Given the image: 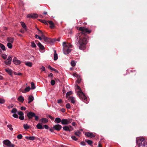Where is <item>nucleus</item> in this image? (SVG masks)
<instances>
[{
    "mask_svg": "<svg viewBox=\"0 0 147 147\" xmlns=\"http://www.w3.org/2000/svg\"><path fill=\"white\" fill-rule=\"evenodd\" d=\"M48 68L49 69L53 71L56 73H58V71L56 69L52 67L50 65H49L48 67Z\"/></svg>",
    "mask_w": 147,
    "mask_h": 147,
    "instance_id": "24",
    "label": "nucleus"
},
{
    "mask_svg": "<svg viewBox=\"0 0 147 147\" xmlns=\"http://www.w3.org/2000/svg\"><path fill=\"white\" fill-rule=\"evenodd\" d=\"M78 29L81 32L79 33V43L80 44L79 48L80 49L84 50L85 49V45L87 43V39L88 36L87 34H89L91 32V30L88 29L85 27H79Z\"/></svg>",
    "mask_w": 147,
    "mask_h": 147,
    "instance_id": "1",
    "label": "nucleus"
},
{
    "mask_svg": "<svg viewBox=\"0 0 147 147\" xmlns=\"http://www.w3.org/2000/svg\"><path fill=\"white\" fill-rule=\"evenodd\" d=\"M54 60L55 61L57 60L58 58L57 54V53L56 51V50H54Z\"/></svg>",
    "mask_w": 147,
    "mask_h": 147,
    "instance_id": "22",
    "label": "nucleus"
},
{
    "mask_svg": "<svg viewBox=\"0 0 147 147\" xmlns=\"http://www.w3.org/2000/svg\"><path fill=\"white\" fill-rule=\"evenodd\" d=\"M68 99L72 103L74 104L75 103V100L74 97L71 96H69L68 98Z\"/></svg>",
    "mask_w": 147,
    "mask_h": 147,
    "instance_id": "17",
    "label": "nucleus"
},
{
    "mask_svg": "<svg viewBox=\"0 0 147 147\" xmlns=\"http://www.w3.org/2000/svg\"><path fill=\"white\" fill-rule=\"evenodd\" d=\"M67 108L69 109L71 107L70 104L69 103H67L66 105Z\"/></svg>",
    "mask_w": 147,
    "mask_h": 147,
    "instance_id": "50",
    "label": "nucleus"
},
{
    "mask_svg": "<svg viewBox=\"0 0 147 147\" xmlns=\"http://www.w3.org/2000/svg\"><path fill=\"white\" fill-rule=\"evenodd\" d=\"M22 134H19L17 136V138L19 139H20L22 138Z\"/></svg>",
    "mask_w": 147,
    "mask_h": 147,
    "instance_id": "47",
    "label": "nucleus"
},
{
    "mask_svg": "<svg viewBox=\"0 0 147 147\" xmlns=\"http://www.w3.org/2000/svg\"><path fill=\"white\" fill-rule=\"evenodd\" d=\"M62 102V100L61 99H59L57 101V103L59 104L61 103Z\"/></svg>",
    "mask_w": 147,
    "mask_h": 147,
    "instance_id": "57",
    "label": "nucleus"
},
{
    "mask_svg": "<svg viewBox=\"0 0 147 147\" xmlns=\"http://www.w3.org/2000/svg\"><path fill=\"white\" fill-rule=\"evenodd\" d=\"M19 119H21V120H23V119H24V117L23 116V115H22V116H20L19 117Z\"/></svg>",
    "mask_w": 147,
    "mask_h": 147,
    "instance_id": "53",
    "label": "nucleus"
},
{
    "mask_svg": "<svg viewBox=\"0 0 147 147\" xmlns=\"http://www.w3.org/2000/svg\"><path fill=\"white\" fill-rule=\"evenodd\" d=\"M37 45L40 49L43 50L45 49L44 46L40 42H39L37 44Z\"/></svg>",
    "mask_w": 147,
    "mask_h": 147,
    "instance_id": "19",
    "label": "nucleus"
},
{
    "mask_svg": "<svg viewBox=\"0 0 147 147\" xmlns=\"http://www.w3.org/2000/svg\"><path fill=\"white\" fill-rule=\"evenodd\" d=\"M39 20L40 22H41L45 24H48V21L47 22L45 20H42L41 19H39Z\"/></svg>",
    "mask_w": 147,
    "mask_h": 147,
    "instance_id": "33",
    "label": "nucleus"
},
{
    "mask_svg": "<svg viewBox=\"0 0 147 147\" xmlns=\"http://www.w3.org/2000/svg\"><path fill=\"white\" fill-rule=\"evenodd\" d=\"M2 57L4 59H5L7 58V55L5 54H3L1 55Z\"/></svg>",
    "mask_w": 147,
    "mask_h": 147,
    "instance_id": "37",
    "label": "nucleus"
},
{
    "mask_svg": "<svg viewBox=\"0 0 147 147\" xmlns=\"http://www.w3.org/2000/svg\"><path fill=\"white\" fill-rule=\"evenodd\" d=\"M27 116L29 120L32 119L33 117H35V119L36 121H38L39 119L38 116L36 115L34 113L32 112H28L27 114Z\"/></svg>",
    "mask_w": 147,
    "mask_h": 147,
    "instance_id": "5",
    "label": "nucleus"
},
{
    "mask_svg": "<svg viewBox=\"0 0 147 147\" xmlns=\"http://www.w3.org/2000/svg\"><path fill=\"white\" fill-rule=\"evenodd\" d=\"M62 120L59 117L56 118L55 120V122L56 123H59L60 122H61Z\"/></svg>",
    "mask_w": 147,
    "mask_h": 147,
    "instance_id": "21",
    "label": "nucleus"
},
{
    "mask_svg": "<svg viewBox=\"0 0 147 147\" xmlns=\"http://www.w3.org/2000/svg\"><path fill=\"white\" fill-rule=\"evenodd\" d=\"M55 81L54 80H52L51 82V85L53 86L55 84Z\"/></svg>",
    "mask_w": 147,
    "mask_h": 147,
    "instance_id": "46",
    "label": "nucleus"
},
{
    "mask_svg": "<svg viewBox=\"0 0 147 147\" xmlns=\"http://www.w3.org/2000/svg\"><path fill=\"white\" fill-rule=\"evenodd\" d=\"M85 142L88 143V144L90 145L91 146H92V144L93 143V142H92L91 140H85Z\"/></svg>",
    "mask_w": 147,
    "mask_h": 147,
    "instance_id": "26",
    "label": "nucleus"
},
{
    "mask_svg": "<svg viewBox=\"0 0 147 147\" xmlns=\"http://www.w3.org/2000/svg\"><path fill=\"white\" fill-rule=\"evenodd\" d=\"M36 127L37 129H42L44 128L41 124L40 123H38L36 126Z\"/></svg>",
    "mask_w": 147,
    "mask_h": 147,
    "instance_id": "23",
    "label": "nucleus"
},
{
    "mask_svg": "<svg viewBox=\"0 0 147 147\" xmlns=\"http://www.w3.org/2000/svg\"><path fill=\"white\" fill-rule=\"evenodd\" d=\"M20 32L23 34L25 32V31L24 30H23L22 29L20 30Z\"/></svg>",
    "mask_w": 147,
    "mask_h": 147,
    "instance_id": "64",
    "label": "nucleus"
},
{
    "mask_svg": "<svg viewBox=\"0 0 147 147\" xmlns=\"http://www.w3.org/2000/svg\"><path fill=\"white\" fill-rule=\"evenodd\" d=\"M48 22L50 25V27L51 29H53L55 28V26L53 21H48Z\"/></svg>",
    "mask_w": 147,
    "mask_h": 147,
    "instance_id": "15",
    "label": "nucleus"
},
{
    "mask_svg": "<svg viewBox=\"0 0 147 147\" xmlns=\"http://www.w3.org/2000/svg\"><path fill=\"white\" fill-rule=\"evenodd\" d=\"M71 138L72 139L75 141H77L78 140V139L74 136H72Z\"/></svg>",
    "mask_w": 147,
    "mask_h": 147,
    "instance_id": "48",
    "label": "nucleus"
},
{
    "mask_svg": "<svg viewBox=\"0 0 147 147\" xmlns=\"http://www.w3.org/2000/svg\"><path fill=\"white\" fill-rule=\"evenodd\" d=\"M44 127L46 129H48L49 128V127L47 125H44Z\"/></svg>",
    "mask_w": 147,
    "mask_h": 147,
    "instance_id": "62",
    "label": "nucleus"
},
{
    "mask_svg": "<svg viewBox=\"0 0 147 147\" xmlns=\"http://www.w3.org/2000/svg\"><path fill=\"white\" fill-rule=\"evenodd\" d=\"M18 114L20 116L24 115V113L22 111H20L18 113Z\"/></svg>",
    "mask_w": 147,
    "mask_h": 147,
    "instance_id": "52",
    "label": "nucleus"
},
{
    "mask_svg": "<svg viewBox=\"0 0 147 147\" xmlns=\"http://www.w3.org/2000/svg\"><path fill=\"white\" fill-rule=\"evenodd\" d=\"M12 116L14 118H18V115L14 113V114Z\"/></svg>",
    "mask_w": 147,
    "mask_h": 147,
    "instance_id": "51",
    "label": "nucleus"
},
{
    "mask_svg": "<svg viewBox=\"0 0 147 147\" xmlns=\"http://www.w3.org/2000/svg\"><path fill=\"white\" fill-rule=\"evenodd\" d=\"M23 126H24V128L25 129H28L29 128V126H28V125L27 124H24L23 125Z\"/></svg>",
    "mask_w": 147,
    "mask_h": 147,
    "instance_id": "39",
    "label": "nucleus"
},
{
    "mask_svg": "<svg viewBox=\"0 0 147 147\" xmlns=\"http://www.w3.org/2000/svg\"><path fill=\"white\" fill-rule=\"evenodd\" d=\"M30 87L29 86H28L25 89V90H22L21 89H20V91L22 93H25L26 92H29L30 91Z\"/></svg>",
    "mask_w": 147,
    "mask_h": 147,
    "instance_id": "16",
    "label": "nucleus"
},
{
    "mask_svg": "<svg viewBox=\"0 0 147 147\" xmlns=\"http://www.w3.org/2000/svg\"><path fill=\"white\" fill-rule=\"evenodd\" d=\"M14 74L18 76H21L22 75V74L21 73L15 72Z\"/></svg>",
    "mask_w": 147,
    "mask_h": 147,
    "instance_id": "54",
    "label": "nucleus"
},
{
    "mask_svg": "<svg viewBox=\"0 0 147 147\" xmlns=\"http://www.w3.org/2000/svg\"><path fill=\"white\" fill-rule=\"evenodd\" d=\"M12 59V58L10 56H9L7 60H5L4 61L5 64L7 65H8L11 64V63Z\"/></svg>",
    "mask_w": 147,
    "mask_h": 147,
    "instance_id": "10",
    "label": "nucleus"
},
{
    "mask_svg": "<svg viewBox=\"0 0 147 147\" xmlns=\"http://www.w3.org/2000/svg\"><path fill=\"white\" fill-rule=\"evenodd\" d=\"M13 62L16 65H19L21 63L20 61L19 60L17 59V58L16 57H14V58H13Z\"/></svg>",
    "mask_w": 147,
    "mask_h": 147,
    "instance_id": "12",
    "label": "nucleus"
},
{
    "mask_svg": "<svg viewBox=\"0 0 147 147\" xmlns=\"http://www.w3.org/2000/svg\"><path fill=\"white\" fill-rule=\"evenodd\" d=\"M38 15L36 13H32L31 14H28L27 16V17L28 18H38Z\"/></svg>",
    "mask_w": 147,
    "mask_h": 147,
    "instance_id": "9",
    "label": "nucleus"
},
{
    "mask_svg": "<svg viewBox=\"0 0 147 147\" xmlns=\"http://www.w3.org/2000/svg\"><path fill=\"white\" fill-rule=\"evenodd\" d=\"M26 108L25 107H21V109L22 110H25Z\"/></svg>",
    "mask_w": 147,
    "mask_h": 147,
    "instance_id": "60",
    "label": "nucleus"
},
{
    "mask_svg": "<svg viewBox=\"0 0 147 147\" xmlns=\"http://www.w3.org/2000/svg\"><path fill=\"white\" fill-rule=\"evenodd\" d=\"M7 46L9 49H11L12 48V45L10 42H8L7 43Z\"/></svg>",
    "mask_w": 147,
    "mask_h": 147,
    "instance_id": "40",
    "label": "nucleus"
},
{
    "mask_svg": "<svg viewBox=\"0 0 147 147\" xmlns=\"http://www.w3.org/2000/svg\"><path fill=\"white\" fill-rule=\"evenodd\" d=\"M25 138L28 140H34L35 138V137L34 136H26L25 137Z\"/></svg>",
    "mask_w": 147,
    "mask_h": 147,
    "instance_id": "20",
    "label": "nucleus"
},
{
    "mask_svg": "<svg viewBox=\"0 0 147 147\" xmlns=\"http://www.w3.org/2000/svg\"><path fill=\"white\" fill-rule=\"evenodd\" d=\"M85 136L90 138H93L95 137V135L92 133L86 132L85 133Z\"/></svg>",
    "mask_w": 147,
    "mask_h": 147,
    "instance_id": "13",
    "label": "nucleus"
},
{
    "mask_svg": "<svg viewBox=\"0 0 147 147\" xmlns=\"http://www.w3.org/2000/svg\"><path fill=\"white\" fill-rule=\"evenodd\" d=\"M71 66L73 67H74L76 65L75 61H71Z\"/></svg>",
    "mask_w": 147,
    "mask_h": 147,
    "instance_id": "43",
    "label": "nucleus"
},
{
    "mask_svg": "<svg viewBox=\"0 0 147 147\" xmlns=\"http://www.w3.org/2000/svg\"><path fill=\"white\" fill-rule=\"evenodd\" d=\"M63 52L65 55L69 54L71 50L69 49V48H72V45L69 43L66 44L65 42H63Z\"/></svg>",
    "mask_w": 147,
    "mask_h": 147,
    "instance_id": "4",
    "label": "nucleus"
},
{
    "mask_svg": "<svg viewBox=\"0 0 147 147\" xmlns=\"http://www.w3.org/2000/svg\"><path fill=\"white\" fill-rule=\"evenodd\" d=\"M0 47L3 51H5L6 50L5 46L3 44L1 43H0Z\"/></svg>",
    "mask_w": 147,
    "mask_h": 147,
    "instance_id": "31",
    "label": "nucleus"
},
{
    "mask_svg": "<svg viewBox=\"0 0 147 147\" xmlns=\"http://www.w3.org/2000/svg\"><path fill=\"white\" fill-rule=\"evenodd\" d=\"M74 134L76 136L79 137L81 134V132L80 131H78L75 132Z\"/></svg>",
    "mask_w": 147,
    "mask_h": 147,
    "instance_id": "38",
    "label": "nucleus"
},
{
    "mask_svg": "<svg viewBox=\"0 0 147 147\" xmlns=\"http://www.w3.org/2000/svg\"><path fill=\"white\" fill-rule=\"evenodd\" d=\"M41 122L42 123H47L48 121V120L46 118H42L41 119Z\"/></svg>",
    "mask_w": 147,
    "mask_h": 147,
    "instance_id": "29",
    "label": "nucleus"
},
{
    "mask_svg": "<svg viewBox=\"0 0 147 147\" xmlns=\"http://www.w3.org/2000/svg\"><path fill=\"white\" fill-rule=\"evenodd\" d=\"M61 111L62 112H65V109L64 108H62L61 109Z\"/></svg>",
    "mask_w": 147,
    "mask_h": 147,
    "instance_id": "63",
    "label": "nucleus"
},
{
    "mask_svg": "<svg viewBox=\"0 0 147 147\" xmlns=\"http://www.w3.org/2000/svg\"><path fill=\"white\" fill-rule=\"evenodd\" d=\"M76 89L79 90L78 92L77 95L79 97L80 99L86 103H87V98L85 95L82 92L80 87L77 85Z\"/></svg>",
    "mask_w": 147,
    "mask_h": 147,
    "instance_id": "2",
    "label": "nucleus"
},
{
    "mask_svg": "<svg viewBox=\"0 0 147 147\" xmlns=\"http://www.w3.org/2000/svg\"><path fill=\"white\" fill-rule=\"evenodd\" d=\"M5 102V100L3 99L0 98V103L3 104Z\"/></svg>",
    "mask_w": 147,
    "mask_h": 147,
    "instance_id": "49",
    "label": "nucleus"
},
{
    "mask_svg": "<svg viewBox=\"0 0 147 147\" xmlns=\"http://www.w3.org/2000/svg\"><path fill=\"white\" fill-rule=\"evenodd\" d=\"M53 76V74L52 73H51L49 75L48 77H51V79H52Z\"/></svg>",
    "mask_w": 147,
    "mask_h": 147,
    "instance_id": "58",
    "label": "nucleus"
},
{
    "mask_svg": "<svg viewBox=\"0 0 147 147\" xmlns=\"http://www.w3.org/2000/svg\"><path fill=\"white\" fill-rule=\"evenodd\" d=\"M31 46L32 47L34 48L35 47H36V45L35 44L34 42L33 41L31 42Z\"/></svg>",
    "mask_w": 147,
    "mask_h": 147,
    "instance_id": "42",
    "label": "nucleus"
},
{
    "mask_svg": "<svg viewBox=\"0 0 147 147\" xmlns=\"http://www.w3.org/2000/svg\"><path fill=\"white\" fill-rule=\"evenodd\" d=\"M17 110L16 108H13L12 111H11V112L12 113H15L17 112Z\"/></svg>",
    "mask_w": 147,
    "mask_h": 147,
    "instance_id": "41",
    "label": "nucleus"
},
{
    "mask_svg": "<svg viewBox=\"0 0 147 147\" xmlns=\"http://www.w3.org/2000/svg\"><path fill=\"white\" fill-rule=\"evenodd\" d=\"M20 23L21 24V25L22 26L25 30H26V26L25 24L23 22H20Z\"/></svg>",
    "mask_w": 147,
    "mask_h": 147,
    "instance_id": "30",
    "label": "nucleus"
},
{
    "mask_svg": "<svg viewBox=\"0 0 147 147\" xmlns=\"http://www.w3.org/2000/svg\"><path fill=\"white\" fill-rule=\"evenodd\" d=\"M53 128L57 131H60L62 128L61 126L59 124H57L54 126Z\"/></svg>",
    "mask_w": 147,
    "mask_h": 147,
    "instance_id": "11",
    "label": "nucleus"
},
{
    "mask_svg": "<svg viewBox=\"0 0 147 147\" xmlns=\"http://www.w3.org/2000/svg\"><path fill=\"white\" fill-rule=\"evenodd\" d=\"M136 143L138 147H147V143L143 138L137 139Z\"/></svg>",
    "mask_w": 147,
    "mask_h": 147,
    "instance_id": "3",
    "label": "nucleus"
},
{
    "mask_svg": "<svg viewBox=\"0 0 147 147\" xmlns=\"http://www.w3.org/2000/svg\"><path fill=\"white\" fill-rule=\"evenodd\" d=\"M35 37L36 38H38L40 40H42V38L41 37L39 36H38V35L37 34H36L35 36Z\"/></svg>",
    "mask_w": 147,
    "mask_h": 147,
    "instance_id": "45",
    "label": "nucleus"
},
{
    "mask_svg": "<svg viewBox=\"0 0 147 147\" xmlns=\"http://www.w3.org/2000/svg\"><path fill=\"white\" fill-rule=\"evenodd\" d=\"M18 100L19 101L23 102L24 100V99L22 96H20L18 97Z\"/></svg>",
    "mask_w": 147,
    "mask_h": 147,
    "instance_id": "25",
    "label": "nucleus"
},
{
    "mask_svg": "<svg viewBox=\"0 0 147 147\" xmlns=\"http://www.w3.org/2000/svg\"><path fill=\"white\" fill-rule=\"evenodd\" d=\"M14 105L12 104H11L10 105H9L8 107V108L9 109H11L13 108V107Z\"/></svg>",
    "mask_w": 147,
    "mask_h": 147,
    "instance_id": "56",
    "label": "nucleus"
},
{
    "mask_svg": "<svg viewBox=\"0 0 147 147\" xmlns=\"http://www.w3.org/2000/svg\"><path fill=\"white\" fill-rule=\"evenodd\" d=\"M36 88L34 83L33 82L31 83V89H34Z\"/></svg>",
    "mask_w": 147,
    "mask_h": 147,
    "instance_id": "35",
    "label": "nucleus"
},
{
    "mask_svg": "<svg viewBox=\"0 0 147 147\" xmlns=\"http://www.w3.org/2000/svg\"><path fill=\"white\" fill-rule=\"evenodd\" d=\"M63 129L65 131H71L73 130V127L71 125L68 126H65L63 127Z\"/></svg>",
    "mask_w": 147,
    "mask_h": 147,
    "instance_id": "7",
    "label": "nucleus"
},
{
    "mask_svg": "<svg viewBox=\"0 0 147 147\" xmlns=\"http://www.w3.org/2000/svg\"><path fill=\"white\" fill-rule=\"evenodd\" d=\"M72 91H70L69 92H67L66 93V97L67 98L69 95L71 94H72Z\"/></svg>",
    "mask_w": 147,
    "mask_h": 147,
    "instance_id": "36",
    "label": "nucleus"
},
{
    "mask_svg": "<svg viewBox=\"0 0 147 147\" xmlns=\"http://www.w3.org/2000/svg\"><path fill=\"white\" fill-rule=\"evenodd\" d=\"M41 69L42 70V71H44L45 70V67L43 66H42L41 68Z\"/></svg>",
    "mask_w": 147,
    "mask_h": 147,
    "instance_id": "61",
    "label": "nucleus"
},
{
    "mask_svg": "<svg viewBox=\"0 0 147 147\" xmlns=\"http://www.w3.org/2000/svg\"><path fill=\"white\" fill-rule=\"evenodd\" d=\"M38 34L40 36L42 37V38L45 36L43 32L41 30H39V32H38Z\"/></svg>",
    "mask_w": 147,
    "mask_h": 147,
    "instance_id": "32",
    "label": "nucleus"
},
{
    "mask_svg": "<svg viewBox=\"0 0 147 147\" xmlns=\"http://www.w3.org/2000/svg\"><path fill=\"white\" fill-rule=\"evenodd\" d=\"M14 40L13 38L11 37H8L7 38V41L10 43H13Z\"/></svg>",
    "mask_w": 147,
    "mask_h": 147,
    "instance_id": "27",
    "label": "nucleus"
},
{
    "mask_svg": "<svg viewBox=\"0 0 147 147\" xmlns=\"http://www.w3.org/2000/svg\"><path fill=\"white\" fill-rule=\"evenodd\" d=\"M7 127L9 128L10 130L12 131L13 130V129L12 128V125H7Z\"/></svg>",
    "mask_w": 147,
    "mask_h": 147,
    "instance_id": "44",
    "label": "nucleus"
},
{
    "mask_svg": "<svg viewBox=\"0 0 147 147\" xmlns=\"http://www.w3.org/2000/svg\"><path fill=\"white\" fill-rule=\"evenodd\" d=\"M73 121L72 119H63L62 120L61 124L62 125H67Z\"/></svg>",
    "mask_w": 147,
    "mask_h": 147,
    "instance_id": "6",
    "label": "nucleus"
},
{
    "mask_svg": "<svg viewBox=\"0 0 147 147\" xmlns=\"http://www.w3.org/2000/svg\"><path fill=\"white\" fill-rule=\"evenodd\" d=\"M48 117L52 120H53L54 119V118L50 115H48Z\"/></svg>",
    "mask_w": 147,
    "mask_h": 147,
    "instance_id": "55",
    "label": "nucleus"
},
{
    "mask_svg": "<svg viewBox=\"0 0 147 147\" xmlns=\"http://www.w3.org/2000/svg\"><path fill=\"white\" fill-rule=\"evenodd\" d=\"M3 143L7 147H11V142L8 140H4L3 141Z\"/></svg>",
    "mask_w": 147,
    "mask_h": 147,
    "instance_id": "8",
    "label": "nucleus"
},
{
    "mask_svg": "<svg viewBox=\"0 0 147 147\" xmlns=\"http://www.w3.org/2000/svg\"><path fill=\"white\" fill-rule=\"evenodd\" d=\"M42 38L44 40V41L47 43H49L50 42H52L51 41V38H49L45 36H44Z\"/></svg>",
    "mask_w": 147,
    "mask_h": 147,
    "instance_id": "14",
    "label": "nucleus"
},
{
    "mask_svg": "<svg viewBox=\"0 0 147 147\" xmlns=\"http://www.w3.org/2000/svg\"><path fill=\"white\" fill-rule=\"evenodd\" d=\"M5 70L9 75H11L12 74V71L9 69H5Z\"/></svg>",
    "mask_w": 147,
    "mask_h": 147,
    "instance_id": "28",
    "label": "nucleus"
},
{
    "mask_svg": "<svg viewBox=\"0 0 147 147\" xmlns=\"http://www.w3.org/2000/svg\"><path fill=\"white\" fill-rule=\"evenodd\" d=\"M25 64L27 66L29 67H31L32 65V63L30 62H26Z\"/></svg>",
    "mask_w": 147,
    "mask_h": 147,
    "instance_id": "34",
    "label": "nucleus"
},
{
    "mask_svg": "<svg viewBox=\"0 0 147 147\" xmlns=\"http://www.w3.org/2000/svg\"><path fill=\"white\" fill-rule=\"evenodd\" d=\"M34 99V97L32 95H30L29 96L28 98V103H30L31 102H32Z\"/></svg>",
    "mask_w": 147,
    "mask_h": 147,
    "instance_id": "18",
    "label": "nucleus"
},
{
    "mask_svg": "<svg viewBox=\"0 0 147 147\" xmlns=\"http://www.w3.org/2000/svg\"><path fill=\"white\" fill-rule=\"evenodd\" d=\"M81 144L83 146H85L86 143L85 142L83 141L81 142Z\"/></svg>",
    "mask_w": 147,
    "mask_h": 147,
    "instance_id": "59",
    "label": "nucleus"
}]
</instances>
